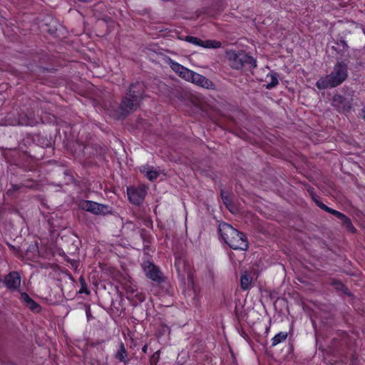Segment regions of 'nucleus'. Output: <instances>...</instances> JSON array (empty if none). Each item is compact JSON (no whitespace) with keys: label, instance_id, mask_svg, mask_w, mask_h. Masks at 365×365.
Returning a JSON list of instances; mask_svg holds the SVG:
<instances>
[{"label":"nucleus","instance_id":"1","mask_svg":"<svg viewBox=\"0 0 365 365\" xmlns=\"http://www.w3.org/2000/svg\"><path fill=\"white\" fill-rule=\"evenodd\" d=\"M218 232L224 242L233 250L245 251L249 243L246 235L227 222H220Z\"/></svg>","mask_w":365,"mask_h":365},{"label":"nucleus","instance_id":"2","mask_svg":"<svg viewBox=\"0 0 365 365\" xmlns=\"http://www.w3.org/2000/svg\"><path fill=\"white\" fill-rule=\"evenodd\" d=\"M347 64L344 61L337 62L330 74L319 79L316 86L319 90L334 88L341 84L347 78Z\"/></svg>","mask_w":365,"mask_h":365},{"label":"nucleus","instance_id":"3","mask_svg":"<svg viewBox=\"0 0 365 365\" xmlns=\"http://www.w3.org/2000/svg\"><path fill=\"white\" fill-rule=\"evenodd\" d=\"M226 57L229 65L234 69L240 70L246 66H248L250 68L257 67L256 60L244 51H229L226 53Z\"/></svg>","mask_w":365,"mask_h":365},{"label":"nucleus","instance_id":"4","mask_svg":"<svg viewBox=\"0 0 365 365\" xmlns=\"http://www.w3.org/2000/svg\"><path fill=\"white\" fill-rule=\"evenodd\" d=\"M78 207L94 215H106L110 212L109 206L91 200H81Z\"/></svg>","mask_w":365,"mask_h":365},{"label":"nucleus","instance_id":"5","mask_svg":"<svg viewBox=\"0 0 365 365\" xmlns=\"http://www.w3.org/2000/svg\"><path fill=\"white\" fill-rule=\"evenodd\" d=\"M140 101L126 93L119 107L120 117L125 118L130 113L136 110L140 107Z\"/></svg>","mask_w":365,"mask_h":365},{"label":"nucleus","instance_id":"6","mask_svg":"<svg viewBox=\"0 0 365 365\" xmlns=\"http://www.w3.org/2000/svg\"><path fill=\"white\" fill-rule=\"evenodd\" d=\"M143 269L145 276L157 283H162L165 281V277L159 268L150 262H144Z\"/></svg>","mask_w":365,"mask_h":365},{"label":"nucleus","instance_id":"7","mask_svg":"<svg viewBox=\"0 0 365 365\" xmlns=\"http://www.w3.org/2000/svg\"><path fill=\"white\" fill-rule=\"evenodd\" d=\"M21 276L18 272L13 271L5 275L3 279L4 286L11 292L18 291L21 285Z\"/></svg>","mask_w":365,"mask_h":365},{"label":"nucleus","instance_id":"8","mask_svg":"<svg viewBox=\"0 0 365 365\" xmlns=\"http://www.w3.org/2000/svg\"><path fill=\"white\" fill-rule=\"evenodd\" d=\"M185 80L205 88H211L214 86L211 81L191 70L189 71Z\"/></svg>","mask_w":365,"mask_h":365},{"label":"nucleus","instance_id":"9","mask_svg":"<svg viewBox=\"0 0 365 365\" xmlns=\"http://www.w3.org/2000/svg\"><path fill=\"white\" fill-rule=\"evenodd\" d=\"M127 194L133 204L140 205L145 198L146 191L143 187H130L127 188Z\"/></svg>","mask_w":365,"mask_h":365},{"label":"nucleus","instance_id":"10","mask_svg":"<svg viewBox=\"0 0 365 365\" xmlns=\"http://www.w3.org/2000/svg\"><path fill=\"white\" fill-rule=\"evenodd\" d=\"M145 91L146 86L145 83L143 81H136L130 86L127 93L141 103L145 96Z\"/></svg>","mask_w":365,"mask_h":365},{"label":"nucleus","instance_id":"11","mask_svg":"<svg viewBox=\"0 0 365 365\" xmlns=\"http://www.w3.org/2000/svg\"><path fill=\"white\" fill-rule=\"evenodd\" d=\"M185 40L187 42H189L192 44L199 46L201 47H204V48H217L221 46V43L218 41H212V40L202 41L197 37L192 36H185Z\"/></svg>","mask_w":365,"mask_h":365},{"label":"nucleus","instance_id":"12","mask_svg":"<svg viewBox=\"0 0 365 365\" xmlns=\"http://www.w3.org/2000/svg\"><path fill=\"white\" fill-rule=\"evenodd\" d=\"M351 100L352 99H348L341 95H335L333 97L332 104L339 110L344 112L349 111L351 107Z\"/></svg>","mask_w":365,"mask_h":365},{"label":"nucleus","instance_id":"13","mask_svg":"<svg viewBox=\"0 0 365 365\" xmlns=\"http://www.w3.org/2000/svg\"><path fill=\"white\" fill-rule=\"evenodd\" d=\"M335 216L340 220L341 224L350 232L354 233L356 232V228L351 223V220L340 212H337Z\"/></svg>","mask_w":365,"mask_h":365},{"label":"nucleus","instance_id":"14","mask_svg":"<svg viewBox=\"0 0 365 365\" xmlns=\"http://www.w3.org/2000/svg\"><path fill=\"white\" fill-rule=\"evenodd\" d=\"M169 64L173 71L177 73L179 76L184 79L185 78L187 74L189 73L190 69L184 67L177 62H175L170 58L169 59Z\"/></svg>","mask_w":365,"mask_h":365},{"label":"nucleus","instance_id":"15","mask_svg":"<svg viewBox=\"0 0 365 365\" xmlns=\"http://www.w3.org/2000/svg\"><path fill=\"white\" fill-rule=\"evenodd\" d=\"M221 198L226 207L231 212H234L235 207L232 204V199L230 197V193L229 192L221 190L220 192Z\"/></svg>","mask_w":365,"mask_h":365},{"label":"nucleus","instance_id":"16","mask_svg":"<svg viewBox=\"0 0 365 365\" xmlns=\"http://www.w3.org/2000/svg\"><path fill=\"white\" fill-rule=\"evenodd\" d=\"M128 356V352L123 342H120L119 346V350L116 352L115 357L121 362H126V358Z\"/></svg>","mask_w":365,"mask_h":365},{"label":"nucleus","instance_id":"17","mask_svg":"<svg viewBox=\"0 0 365 365\" xmlns=\"http://www.w3.org/2000/svg\"><path fill=\"white\" fill-rule=\"evenodd\" d=\"M348 45L344 40H340L336 42V46H333L332 48L336 51L338 53L341 55L348 50Z\"/></svg>","mask_w":365,"mask_h":365},{"label":"nucleus","instance_id":"18","mask_svg":"<svg viewBox=\"0 0 365 365\" xmlns=\"http://www.w3.org/2000/svg\"><path fill=\"white\" fill-rule=\"evenodd\" d=\"M252 282V278L247 272L242 274L240 277V286L243 290H247L250 288Z\"/></svg>","mask_w":365,"mask_h":365},{"label":"nucleus","instance_id":"19","mask_svg":"<svg viewBox=\"0 0 365 365\" xmlns=\"http://www.w3.org/2000/svg\"><path fill=\"white\" fill-rule=\"evenodd\" d=\"M267 78L270 79L266 86L267 89H271L279 83L278 75L276 73H272L270 76H267Z\"/></svg>","mask_w":365,"mask_h":365},{"label":"nucleus","instance_id":"20","mask_svg":"<svg viewBox=\"0 0 365 365\" xmlns=\"http://www.w3.org/2000/svg\"><path fill=\"white\" fill-rule=\"evenodd\" d=\"M331 284L336 290L342 291L344 294L350 295V292H349L348 289L346 288L343 283H341L340 281L333 279Z\"/></svg>","mask_w":365,"mask_h":365},{"label":"nucleus","instance_id":"21","mask_svg":"<svg viewBox=\"0 0 365 365\" xmlns=\"http://www.w3.org/2000/svg\"><path fill=\"white\" fill-rule=\"evenodd\" d=\"M141 171L145 173L146 178L151 181L155 180L159 175V173L156 170H149L147 168H143Z\"/></svg>","mask_w":365,"mask_h":365},{"label":"nucleus","instance_id":"22","mask_svg":"<svg viewBox=\"0 0 365 365\" xmlns=\"http://www.w3.org/2000/svg\"><path fill=\"white\" fill-rule=\"evenodd\" d=\"M287 337V332H279L272 338V346H276L280 342L285 340Z\"/></svg>","mask_w":365,"mask_h":365},{"label":"nucleus","instance_id":"23","mask_svg":"<svg viewBox=\"0 0 365 365\" xmlns=\"http://www.w3.org/2000/svg\"><path fill=\"white\" fill-rule=\"evenodd\" d=\"M316 203L318 205V207H319L321 209H322L323 210H324L334 216L336 214V212H338L337 210H335L327 206L323 202H322L319 200H316Z\"/></svg>","mask_w":365,"mask_h":365},{"label":"nucleus","instance_id":"24","mask_svg":"<svg viewBox=\"0 0 365 365\" xmlns=\"http://www.w3.org/2000/svg\"><path fill=\"white\" fill-rule=\"evenodd\" d=\"M27 307L31 311H32L33 312H35V313H38L41 310V306L37 302L34 301L33 299L28 304Z\"/></svg>","mask_w":365,"mask_h":365},{"label":"nucleus","instance_id":"25","mask_svg":"<svg viewBox=\"0 0 365 365\" xmlns=\"http://www.w3.org/2000/svg\"><path fill=\"white\" fill-rule=\"evenodd\" d=\"M79 282H80L81 285V288L79 290V293H81V294L85 293L86 294H90V291L88 289L86 282V281H85V279H84V278L83 277H81L79 278Z\"/></svg>","mask_w":365,"mask_h":365},{"label":"nucleus","instance_id":"26","mask_svg":"<svg viewBox=\"0 0 365 365\" xmlns=\"http://www.w3.org/2000/svg\"><path fill=\"white\" fill-rule=\"evenodd\" d=\"M20 299L24 303V304L27 307L32 299L29 296V294L26 292H20Z\"/></svg>","mask_w":365,"mask_h":365},{"label":"nucleus","instance_id":"27","mask_svg":"<svg viewBox=\"0 0 365 365\" xmlns=\"http://www.w3.org/2000/svg\"><path fill=\"white\" fill-rule=\"evenodd\" d=\"M20 299L24 303V304L27 307L32 299L29 296V294L26 292H20Z\"/></svg>","mask_w":365,"mask_h":365},{"label":"nucleus","instance_id":"28","mask_svg":"<svg viewBox=\"0 0 365 365\" xmlns=\"http://www.w3.org/2000/svg\"><path fill=\"white\" fill-rule=\"evenodd\" d=\"M20 189V186L19 185H11V187L8 189L7 194L12 195L13 192L18 191Z\"/></svg>","mask_w":365,"mask_h":365},{"label":"nucleus","instance_id":"29","mask_svg":"<svg viewBox=\"0 0 365 365\" xmlns=\"http://www.w3.org/2000/svg\"><path fill=\"white\" fill-rule=\"evenodd\" d=\"M86 317H87V319L88 320L90 319L91 317H92V315H91V309H90V306L88 305H86Z\"/></svg>","mask_w":365,"mask_h":365},{"label":"nucleus","instance_id":"30","mask_svg":"<svg viewBox=\"0 0 365 365\" xmlns=\"http://www.w3.org/2000/svg\"><path fill=\"white\" fill-rule=\"evenodd\" d=\"M159 356H160V354H159L158 351L154 353L152 356V359H151V363H153V361H155V363H156L159 359Z\"/></svg>","mask_w":365,"mask_h":365},{"label":"nucleus","instance_id":"31","mask_svg":"<svg viewBox=\"0 0 365 365\" xmlns=\"http://www.w3.org/2000/svg\"><path fill=\"white\" fill-rule=\"evenodd\" d=\"M136 297H138L140 302H143L145 300V297L142 294H140L139 296L136 294Z\"/></svg>","mask_w":365,"mask_h":365},{"label":"nucleus","instance_id":"32","mask_svg":"<svg viewBox=\"0 0 365 365\" xmlns=\"http://www.w3.org/2000/svg\"><path fill=\"white\" fill-rule=\"evenodd\" d=\"M147 350H148V345H144L143 347L142 348V351L144 352V353H146L147 352Z\"/></svg>","mask_w":365,"mask_h":365},{"label":"nucleus","instance_id":"33","mask_svg":"<svg viewBox=\"0 0 365 365\" xmlns=\"http://www.w3.org/2000/svg\"><path fill=\"white\" fill-rule=\"evenodd\" d=\"M140 235L143 237V233L145 232V230H140Z\"/></svg>","mask_w":365,"mask_h":365},{"label":"nucleus","instance_id":"34","mask_svg":"<svg viewBox=\"0 0 365 365\" xmlns=\"http://www.w3.org/2000/svg\"><path fill=\"white\" fill-rule=\"evenodd\" d=\"M364 113V118H365V109L363 110Z\"/></svg>","mask_w":365,"mask_h":365},{"label":"nucleus","instance_id":"35","mask_svg":"<svg viewBox=\"0 0 365 365\" xmlns=\"http://www.w3.org/2000/svg\"><path fill=\"white\" fill-rule=\"evenodd\" d=\"M100 342H97L96 344H92V346H94L95 344H99Z\"/></svg>","mask_w":365,"mask_h":365}]
</instances>
